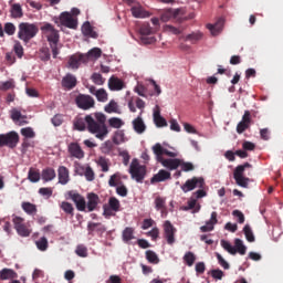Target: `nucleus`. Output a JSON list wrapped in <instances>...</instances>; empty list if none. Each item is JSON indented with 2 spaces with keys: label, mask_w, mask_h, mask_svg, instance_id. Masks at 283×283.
<instances>
[{
  "label": "nucleus",
  "mask_w": 283,
  "mask_h": 283,
  "mask_svg": "<svg viewBox=\"0 0 283 283\" xmlns=\"http://www.w3.org/2000/svg\"><path fill=\"white\" fill-rule=\"evenodd\" d=\"M107 116L103 113H95L94 117L92 115H86L83 117H75L73 122V127L77 132H90V134H94L96 138L99 140H104L109 130L107 129Z\"/></svg>",
  "instance_id": "f257e3e1"
},
{
  "label": "nucleus",
  "mask_w": 283,
  "mask_h": 283,
  "mask_svg": "<svg viewBox=\"0 0 283 283\" xmlns=\"http://www.w3.org/2000/svg\"><path fill=\"white\" fill-rule=\"evenodd\" d=\"M205 178L202 177H192L188 179L182 186L181 191L184 193H189V191H193V189H198L192 193L191 199L188 201L189 209H196V205L200 198H206L207 191L205 190Z\"/></svg>",
  "instance_id": "f03ea898"
},
{
  "label": "nucleus",
  "mask_w": 283,
  "mask_h": 283,
  "mask_svg": "<svg viewBox=\"0 0 283 283\" xmlns=\"http://www.w3.org/2000/svg\"><path fill=\"white\" fill-rule=\"evenodd\" d=\"M153 154L156 156L157 163H160L163 167L174 171L180 167V159H178V153H174L163 147L160 144H155L153 146Z\"/></svg>",
  "instance_id": "7ed1b4c3"
},
{
  "label": "nucleus",
  "mask_w": 283,
  "mask_h": 283,
  "mask_svg": "<svg viewBox=\"0 0 283 283\" xmlns=\"http://www.w3.org/2000/svg\"><path fill=\"white\" fill-rule=\"evenodd\" d=\"M43 36H45L46 41L50 44V48L52 50L53 59H56L59 56V41L61 39V35H59V30L54 28V25L50 23H44L40 28Z\"/></svg>",
  "instance_id": "20e7f679"
},
{
  "label": "nucleus",
  "mask_w": 283,
  "mask_h": 283,
  "mask_svg": "<svg viewBox=\"0 0 283 283\" xmlns=\"http://www.w3.org/2000/svg\"><path fill=\"white\" fill-rule=\"evenodd\" d=\"M18 28V39L23 43H30L39 34V27L34 23L21 22Z\"/></svg>",
  "instance_id": "39448f33"
},
{
  "label": "nucleus",
  "mask_w": 283,
  "mask_h": 283,
  "mask_svg": "<svg viewBox=\"0 0 283 283\" xmlns=\"http://www.w3.org/2000/svg\"><path fill=\"white\" fill-rule=\"evenodd\" d=\"M253 167L250 163H244L243 165H239L235 167L233 171V178L235 184L243 189L249 187L250 179L249 177H244L245 169H251Z\"/></svg>",
  "instance_id": "423d86ee"
},
{
  "label": "nucleus",
  "mask_w": 283,
  "mask_h": 283,
  "mask_svg": "<svg viewBox=\"0 0 283 283\" xmlns=\"http://www.w3.org/2000/svg\"><path fill=\"white\" fill-rule=\"evenodd\" d=\"M129 174L137 182H143V180H145V175L147 174V168L145 166H140L138 159H133L129 167Z\"/></svg>",
  "instance_id": "0eeeda50"
},
{
  "label": "nucleus",
  "mask_w": 283,
  "mask_h": 283,
  "mask_svg": "<svg viewBox=\"0 0 283 283\" xmlns=\"http://www.w3.org/2000/svg\"><path fill=\"white\" fill-rule=\"evenodd\" d=\"M19 145V133L12 130L7 134H0V147H9L14 149Z\"/></svg>",
  "instance_id": "6e6552de"
},
{
  "label": "nucleus",
  "mask_w": 283,
  "mask_h": 283,
  "mask_svg": "<svg viewBox=\"0 0 283 283\" xmlns=\"http://www.w3.org/2000/svg\"><path fill=\"white\" fill-rule=\"evenodd\" d=\"M139 34H140V41L144 45H151L156 38H154V30L151 29V25L149 23H143L139 28Z\"/></svg>",
  "instance_id": "1a4fd4ad"
},
{
  "label": "nucleus",
  "mask_w": 283,
  "mask_h": 283,
  "mask_svg": "<svg viewBox=\"0 0 283 283\" xmlns=\"http://www.w3.org/2000/svg\"><path fill=\"white\" fill-rule=\"evenodd\" d=\"M75 103L80 109H92L96 105V101L94 97L85 94H80L75 97Z\"/></svg>",
  "instance_id": "9d476101"
},
{
  "label": "nucleus",
  "mask_w": 283,
  "mask_h": 283,
  "mask_svg": "<svg viewBox=\"0 0 283 283\" xmlns=\"http://www.w3.org/2000/svg\"><path fill=\"white\" fill-rule=\"evenodd\" d=\"M60 23L70 30H76V28H78V20L72 17V13L67 11L60 14Z\"/></svg>",
  "instance_id": "9b49d317"
},
{
  "label": "nucleus",
  "mask_w": 283,
  "mask_h": 283,
  "mask_svg": "<svg viewBox=\"0 0 283 283\" xmlns=\"http://www.w3.org/2000/svg\"><path fill=\"white\" fill-rule=\"evenodd\" d=\"M67 196L74 202L77 211H85L87 209V201H85V197H83L81 193L70 190Z\"/></svg>",
  "instance_id": "f8f14e48"
},
{
  "label": "nucleus",
  "mask_w": 283,
  "mask_h": 283,
  "mask_svg": "<svg viewBox=\"0 0 283 283\" xmlns=\"http://www.w3.org/2000/svg\"><path fill=\"white\" fill-rule=\"evenodd\" d=\"M251 123H253L251 119V111H244L241 122L237 125V134H244V132L251 127Z\"/></svg>",
  "instance_id": "ddd939ff"
},
{
  "label": "nucleus",
  "mask_w": 283,
  "mask_h": 283,
  "mask_svg": "<svg viewBox=\"0 0 283 283\" xmlns=\"http://www.w3.org/2000/svg\"><path fill=\"white\" fill-rule=\"evenodd\" d=\"M81 63H87V56L85 54H73L70 56L66 67L70 70H78Z\"/></svg>",
  "instance_id": "4468645a"
},
{
  "label": "nucleus",
  "mask_w": 283,
  "mask_h": 283,
  "mask_svg": "<svg viewBox=\"0 0 283 283\" xmlns=\"http://www.w3.org/2000/svg\"><path fill=\"white\" fill-rule=\"evenodd\" d=\"M176 228L170 221L164 223V238L167 240L168 244H174L176 242Z\"/></svg>",
  "instance_id": "2eb2a0df"
},
{
  "label": "nucleus",
  "mask_w": 283,
  "mask_h": 283,
  "mask_svg": "<svg viewBox=\"0 0 283 283\" xmlns=\"http://www.w3.org/2000/svg\"><path fill=\"white\" fill-rule=\"evenodd\" d=\"M69 154L71 158H77V160H83V158H85V151H83V148H81L78 143H71L69 145Z\"/></svg>",
  "instance_id": "dca6fc26"
},
{
  "label": "nucleus",
  "mask_w": 283,
  "mask_h": 283,
  "mask_svg": "<svg viewBox=\"0 0 283 283\" xmlns=\"http://www.w3.org/2000/svg\"><path fill=\"white\" fill-rule=\"evenodd\" d=\"M98 202H101V198L98 195L94 192H90L87 195V203H86V209L88 212L96 211V207H98Z\"/></svg>",
  "instance_id": "f3484780"
},
{
  "label": "nucleus",
  "mask_w": 283,
  "mask_h": 283,
  "mask_svg": "<svg viewBox=\"0 0 283 283\" xmlns=\"http://www.w3.org/2000/svg\"><path fill=\"white\" fill-rule=\"evenodd\" d=\"M214 224H218V212L216 211L211 213V218L206 222V226L200 227L201 233H209V231H213Z\"/></svg>",
  "instance_id": "a211bd4d"
},
{
  "label": "nucleus",
  "mask_w": 283,
  "mask_h": 283,
  "mask_svg": "<svg viewBox=\"0 0 283 283\" xmlns=\"http://www.w3.org/2000/svg\"><path fill=\"white\" fill-rule=\"evenodd\" d=\"M57 178L60 185H67L70 182V169L65 166H60L57 168Z\"/></svg>",
  "instance_id": "6ab92c4d"
},
{
  "label": "nucleus",
  "mask_w": 283,
  "mask_h": 283,
  "mask_svg": "<svg viewBox=\"0 0 283 283\" xmlns=\"http://www.w3.org/2000/svg\"><path fill=\"white\" fill-rule=\"evenodd\" d=\"M165 180H171V172L161 169L150 179V182L156 185V182H165Z\"/></svg>",
  "instance_id": "aec40b11"
},
{
  "label": "nucleus",
  "mask_w": 283,
  "mask_h": 283,
  "mask_svg": "<svg viewBox=\"0 0 283 283\" xmlns=\"http://www.w3.org/2000/svg\"><path fill=\"white\" fill-rule=\"evenodd\" d=\"M108 87L112 92H120L125 87V82L123 80L112 76L108 80Z\"/></svg>",
  "instance_id": "412c9836"
},
{
  "label": "nucleus",
  "mask_w": 283,
  "mask_h": 283,
  "mask_svg": "<svg viewBox=\"0 0 283 283\" xmlns=\"http://www.w3.org/2000/svg\"><path fill=\"white\" fill-rule=\"evenodd\" d=\"M76 76L72 75V73L66 74L62 78V87L65 90H74V87H76Z\"/></svg>",
  "instance_id": "4be33fe9"
},
{
  "label": "nucleus",
  "mask_w": 283,
  "mask_h": 283,
  "mask_svg": "<svg viewBox=\"0 0 283 283\" xmlns=\"http://www.w3.org/2000/svg\"><path fill=\"white\" fill-rule=\"evenodd\" d=\"M132 14L135 17V19H147L149 18V11H146L143 6L137 4L133 6L132 9Z\"/></svg>",
  "instance_id": "5701e85b"
},
{
  "label": "nucleus",
  "mask_w": 283,
  "mask_h": 283,
  "mask_svg": "<svg viewBox=\"0 0 283 283\" xmlns=\"http://www.w3.org/2000/svg\"><path fill=\"white\" fill-rule=\"evenodd\" d=\"M207 28L212 36H218L222 32V28H224V19L220 18L214 24H207Z\"/></svg>",
  "instance_id": "b1692460"
},
{
  "label": "nucleus",
  "mask_w": 283,
  "mask_h": 283,
  "mask_svg": "<svg viewBox=\"0 0 283 283\" xmlns=\"http://www.w3.org/2000/svg\"><path fill=\"white\" fill-rule=\"evenodd\" d=\"M41 178L44 182H52L56 178V170L52 167L44 168L41 174Z\"/></svg>",
  "instance_id": "393cba45"
},
{
  "label": "nucleus",
  "mask_w": 283,
  "mask_h": 283,
  "mask_svg": "<svg viewBox=\"0 0 283 283\" xmlns=\"http://www.w3.org/2000/svg\"><path fill=\"white\" fill-rule=\"evenodd\" d=\"M133 129L136 132V134H145L147 126L145 125L143 117L138 116L133 120Z\"/></svg>",
  "instance_id": "a878e982"
},
{
  "label": "nucleus",
  "mask_w": 283,
  "mask_h": 283,
  "mask_svg": "<svg viewBox=\"0 0 283 283\" xmlns=\"http://www.w3.org/2000/svg\"><path fill=\"white\" fill-rule=\"evenodd\" d=\"M87 231H88L90 235H92V233H94V231H96V233H105V231H107V229H105V226H103V223L88 222Z\"/></svg>",
  "instance_id": "bb28decb"
},
{
  "label": "nucleus",
  "mask_w": 283,
  "mask_h": 283,
  "mask_svg": "<svg viewBox=\"0 0 283 283\" xmlns=\"http://www.w3.org/2000/svg\"><path fill=\"white\" fill-rule=\"evenodd\" d=\"M103 54V51L98 48H93L91 49L87 54H84V56H86V63L88 61H96L97 59H101Z\"/></svg>",
  "instance_id": "cd10ccee"
},
{
  "label": "nucleus",
  "mask_w": 283,
  "mask_h": 283,
  "mask_svg": "<svg viewBox=\"0 0 283 283\" xmlns=\"http://www.w3.org/2000/svg\"><path fill=\"white\" fill-rule=\"evenodd\" d=\"M15 277L19 275L12 269L4 268L0 271V280H15Z\"/></svg>",
  "instance_id": "c85d7f7f"
},
{
  "label": "nucleus",
  "mask_w": 283,
  "mask_h": 283,
  "mask_svg": "<svg viewBox=\"0 0 283 283\" xmlns=\"http://www.w3.org/2000/svg\"><path fill=\"white\" fill-rule=\"evenodd\" d=\"M167 202L165 201V198L158 196L155 198V208L157 211L161 212V216H165L167 213Z\"/></svg>",
  "instance_id": "c756f323"
},
{
  "label": "nucleus",
  "mask_w": 283,
  "mask_h": 283,
  "mask_svg": "<svg viewBox=\"0 0 283 283\" xmlns=\"http://www.w3.org/2000/svg\"><path fill=\"white\" fill-rule=\"evenodd\" d=\"M179 13H180V10L178 9H176L175 11L174 10L165 11L160 15V21H163V23H167V21H171V19L178 17Z\"/></svg>",
  "instance_id": "7c9ffc66"
},
{
  "label": "nucleus",
  "mask_w": 283,
  "mask_h": 283,
  "mask_svg": "<svg viewBox=\"0 0 283 283\" xmlns=\"http://www.w3.org/2000/svg\"><path fill=\"white\" fill-rule=\"evenodd\" d=\"M154 123L157 127H167V119L160 116V108L154 112Z\"/></svg>",
  "instance_id": "2f4dec72"
},
{
  "label": "nucleus",
  "mask_w": 283,
  "mask_h": 283,
  "mask_svg": "<svg viewBox=\"0 0 283 283\" xmlns=\"http://www.w3.org/2000/svg\"><path fill=\"white\" fill-rule=\"evenodd\" d=\"M21 207L23 211L28 213V216H36V211H38L36 205L24 201L22 202Z\"/></svg>",
  "instance_id": "473e14b6"
},
{
  "label": "nucleus",
  "mask_w": 283,
  "mask_h": 283,
  "mask_svg": "<svg viewBox=\"0 0 283 283\" xmlns=\"http://www.w3.org/2000/svg\"><path fill=\"white\" fill-rule=\"evenodd\" d=\"M104 112H106V114H120V111L118 109V103H116V101L112 99L104 107Z\"/></svg>",
  "instance_id": "72a5a7b5"
},
{
  "label": "nucleus",
  "mask_w": 283,
  "mask_h": 283,
  "mask_svg": "<svg viewBox=\"0 0 283 283\" xmlns=\"http://www.w3.org/2000/svg\"><path fill=\"white\" fill-rule=\"evenodd\" d=\"M234 249L239 255H247V245H244L242 239L234 240Z\"/></svg>",
  "instance_id": "f704fd0d"
},
{
  "label": "nucleus",
  "mask_w": 283,
  "mask_h": 283,
  "mask_svg": "<svg viewBox=\"0 0 283 283\" xmlns=\"http://www.w3.org/2000/svg\"><path fill=\"white\" fill-rule=\"evenodd\" d=\"M82 32L84 36H91L92 39H96L97 34L94 32V29H92V24L90 22H85L82 27Z\"/></svg>",
  "instance_id": "c9c22d12"
},
{
  "label": "nucleus",
  "mask_w": 283,
  "mask_h": 283,
  "mask_svg": "<svg viewBox=\"0 0 283 283\" xmlns=\"http://www.w3.org/2000/svg\"><path fill=\"white\" fill-rule=\"evenodd\" d=\"M11 17L12 19H21V17H23V9L21 8V4L19 3L12 4Z\"/></svg>",
  "instance_id": "e433bc0d"
},
{
  "label": "nucleus",
  "mask_w": 283,
  "mask_h": 283,
  "mask_svg": "<svg viewBox=\"0 0 283 283\" xmlns=\"http://www.w3.org/2000/svg\"><path fill=\"white\" fill-rule=\"evenodd\" d=\"M97 165H98V167H101V169L104 174H107V171H109V167H111L112 163H109V159H107L105 157H99L97 159Z\"/></svg>",
  "instance_id": "4c0bfd02"
},
{
  "label": "nucleus",
  "mask_w": 283,
  "mask_h": 283,
  "mask_svg": "<svg viewBox=\"0 0 283 283\" xmlns=\"http://www.w3.org/2000/svg\"><path fill=\"white\" fill-rule=\"evenodd\" d=\"M146 260L149 262V264H158L160 262V259L158 258V254L154 252L153 250H147L145 252Z\"/></svg>",
  "instance_id": "58836bf2"
},
{
  "label": "nucleus",
  "mask_w": 283,
  "mask_h": 283,
  "mask_svg": "<svg viewBox=\"0 0 283 283\" xmlns=\"http://www.w3.org/2000/svg\"><path fill=\"white\" fill-rule=\"evenodd\" d=\"M28 179L30 182H39V180H41V172L34 168H30L28 172Z\"/></svg>",
  "instance_id": "ea45409f"
},
{
  "label": "nucleus",
  "mask_w": 283,
  "mask_h": 283,
  "mask_svg": "<svg viewBox=\"0 0 283 283\" xmlns=\"http://www.w3.org/2000/svg\"><path fill=\"white\" fill-rule=\"evenodd\" d=\"M108 208L117 213V211H120V201L116 197H111L108 199Z\"/></svg>",
  "instance_id": "a19ab883"
},
{
  "label": "nucleus",
  "mask_w": 283,
  "mask_h": 283,
  "mask_svg": "<svg viewBox=\"0 0 283 283\" xmlns=\"http://www.w3.org/2000/svg\"><path fill=\"white\" fill-rule=\"evenodd\" d=\"M60 208L62 209V211H64V213H66L67 216L73 217L74 216V206H72V203L67 202V201H62L60 205Z\"/></svg>",
  "instance_id": "79ce46f5"
},
{
  "label": "nucleus",
  "mask_w": 283,
  "mask_h": 283,
  "mask_svg": "<svg viewBox=\"0 0 283 283\" xmlns=\"http://www.w3.org/2000/svg\"><path fill=\"white\" fill-rule=\"evenodd\" d=\"M108 125L109 127H113L114 129H120L125 123L123 122V119L118 118V117H111L108 119Z\"/></svg>",
  "instance_id": "37998d69"
},
{
  "label": "nucleus",
  "mask_w": 283,
  "mask_h": 283,
  "mask_svg": "<svg viewBox=\"0 0 283 283\" xmlns=\"http://www.w3.org/2000/svg\"><path fill=\"white\" fill-rule=\"evenodd\" d=\"M114 145H120V143H125V132L124 130H116L113 136Z\"/></svg>",
  "instance_id": "c03bdc74"
},
{
  "label": "nucleus",
  "mask_w": 283,
  "mask_h": 283,
  "mask_svg": "<svg viewBox=\"0 0 283 283\" xmlns=\"http://www.w3.org/2000/svg\"><path fill=\"white\" fill-rule=\"evenodd\" d=\"M243 233L248 242H255V235L253 234V230H251V226L245 224L243 228Z\"/></svg>",
  "instance_id": "a18cd8bd"
},
{
  "label": "nucleus",
  "mask_w": 283,
  "mask_h": 283,
  "mask_svg": "<svg viewBox=\"0 0 283 283\" xmlns=\"http://www.w3.org/2000/svg\"><path fill=\"white\" fill-rule=\"evenodd\" d=\"M122 235L124 242H129L134 240V228L127 227L126 229H124Z\"/></svg>",
  "instance_id": "49530a36"
},
{
  "label": "nucleus",
  "mask_w": 283,
  "mask_h": 283,
  "mask_svg": "<svg viewBox=\"0 0 283 283\" xmlns=\"http://www.w3.org/2000/svg\"><path fill=\"white\" fill-rule=\"evenodd\" d=\"M95 96L99 103H107L108 95L105 88L97 90V92L95 93Z\"/></svg>",
  "instance_id": "de8ad7c7"
},
{
  "label": "nucleus",
  "mask_w": 283,
  "mask_h": 283,
  "mask_svg": "<svg viewBox=\"0 0 283 283\" xmlns=\"http://www.w3.org/2000/svg\"><path fill=\"white\" fill-rule=\"evenodd\" d=\"M13 52L17 54L18 59H23V45L19 40L14 41Z\"/></svg>",
  "instance_id": "09e8293b"
},
{
  "label": "nucleus",
  "mask_w": 283,
  "mask_h": 283,
  "mask_svg": "<svg viewBox=\"0 0 283 283\" xmlns=\"http://www.w3.org/2000/svg\"><path fill=\"white\" fill-rule=\"evenodd\" d=\"M15 231L21 238H30V233H32V231L28 229V226L25 224L17 228Z\"/></svg>",
  "instance_id": "8fccbe9b"
},
{
  "label": "nucleus",
  "mask_w": 283,
  "mask_h": 283,
  "mask_svg": "<svg viewBox=\"0 0 283 283\" xmlns=\"http://www.w3.org/2000/svg\"><path fill=\"white\" fill-rule=\"evenodd\" d=\"M221 247L224 249V251H228V253H230V255L237 254L235 248L233 245H231V243L229 241L221 240Z\"/></svg>",
  "instance_id": "3c124183"
},
{
  "label": "nucleus",
  "mask_w": 283,
  "mask_h": 283,
  "mask_svg": "<svg viewBox=\"0 0 283 283\" xmlns=\"http://www.w3.org/2000/svg\"><path fill=\"white\" fill-rule=\"evenodd\" d=\"M200 40H202V32H193L186 36V41H190L191 43H198Z\"/></svg>",
  "instance_id": "603ef678"
},
{
  "label": "nucleus",
  "mask_w": 283,
  "mask_h": 283,
  "mask_svg": "<svg viewBox=\"0 0 283 283\" xmlns=\"http://www.w3.org/2000/svg\"><path fill=\"white\" fill-rule=\"evenodd\" d=\"M35 245L38 247L39 251H48V238L42 237L40 240L35 241Z\"/></svg>",
  "instance_id": "864d4df0"
},
{
  "label": "nucleus",
  "mask_w": 283,
  "mask_h": 283,
  "mask_svg": "<svg viewBox=\"0 0 283 283\" xmlns=\"http://www.w3.org/2000/svg\"><path fill=\"white\" fill-rule=\"evenodd\" d=\"M184 261L186 262L187 266H193V263L196 262V254H193V252H187L184 255Z\"/></svg>",
  "instance_id": "5fc2aeb1"
},
{
  "label": "nucleus",
  "mask_w": 283,
  "mask_h": 283,
  "mask_svg": "<svg viewBox=\"0 0 283 283\" xmlns=\"http://www.w3.org/2000/svg\"><path fill=\"white\" fill-rule=\"evenodd\" d=\"M119 182H120V172H115L109 177L108 185L111 187H118Z\"/></svg>",
  "instance_id": "6e6d98bb"
},
{
  "label": "nucleus",
  "mask_w": 283,
  "mask_h": 283,
  "mask_svg": "<svg viewBox=\"0 0 283 283\" xmlns=\"http://www.w3.org/2000/svg\"><path fill=\"white\" fill-rule=\"evenodd\" d=\"M179 167H181V171H193V169H196V166H193L192 163H189V161H182L180 159V165Z\"/></svg>",
  "instance_id": "4d7b16f0"
},
{
  "label": "nucleus",
  "mask_w": 283,
  "mask_h": 283,
  "mask_svg": "<svg viewBox=\"0 0 283 283\" xmlns=\"http://www.w3.org/2000/svg\"><path fill=\"white\" fill-rule=\"evenodd\" d=\"M83 176H85L86 180L88 182H92L95 178V174H94V170L87 166L86 168H84V172H83Z\"/></svg>",
  "instance_id": "13d9d810"
},
{
  "label": "nucleus",
  "mask_w": 283,
  "mask_h": 283,
  "mask_svg": "<svg viewBox=\"0 0 283 283\" xmlns=\"http://www.w3.org/2000/svg\"><path fill=\"white\" fill-rule=\"evenodd\" d=\"M23 118H25V116L21 114V111L17 109V108L11 109V119L14 123H17Z\"/></svg>",
  "instance_id": "bf43d9fd"
},
{
  "label": "nucleus",
  "mask_w": 283,
  "mask_h": 283,
  "mask_svg": "<svg viewBox=\"0 0 283 283\" xmlns=\"http://www.w3.org/2000/svg\"><path fill=\"white\" fill-rule=\"evenodd\" d=\"M4 32L9 36H12V35H14V32H17V27H14V24L12 22H7L4 24Z\"/></svg>",
  "instance_id": "052dcab7"
},
{
  "label": "nucleus",
  "mask_w": 283,
  "mask_h": 283,
  "mask_svg": "<svg viewBox=\"0 0 283 283\" xmlns=\"http://www.w3.org/2000/svg\"><path fill=\"white\" fill-rule=\"evenodd\" d=\"M75 253L78 255V258H87V248L83 244H80L76 247Z\"/></svg>",
  "instance_id": "680f3d73"
},
{
  "label": "nucleus",
  "mask_w": 283,
  "mask_h": 283,
  "mask_svg": "<svg viewBox=\"0 0 283 283\" xmlns=\"http://www.w3.org/2000/svg\"><path fill=\"white\" fill-rule=\"evenodd\" d=\"M0 90H2V92H8V90H14V81L10 80V81L3 82L0 85Z\"/></svg>",
  "instance_id": "e2e57ef3"
},
{
  "label": "nucleus",
  "mask_w": 283,
  "mask_h": 283,
  "mask_svg": "<svg viewBox=\"0 0 283 283\" xmlns=\"http://www.w3.org/2000/svg\"><path fill=\"white\" fill-rule=\"evenodd\" d=\"M92 81L95 85H103L105 83V78L99 73H93Z\"/></svg>",
  "instance_id": "0e129e2a"
},
{
  "label": "nucleus",
  "mask_w": 283,
  "mask_h": 283,
  "mask_svg": "<svg viewBox=\"0 0 283 283\" xmlns=\"http://www.w3.org/2000/svg\"><path fill=\"white\" fill-rule=\"evenodd\" d=\"M114 149V143L112 140H106L102 146V151L104 154H109Z\"/></svg>",
  "instance_id": "69168bd1"
},
{
  "label": "nucleus",
  "mask_w": 283,
  "mask_h": 283,
  "mask_svg": "<svg viewBox=\"0 0 283 283\" xmlns=\"http://www.w3.org/2000/svg\"><path fill=\"white\" fill-rule=\"evenodd\" d=\"M21 134L24 136V138H34V136H36L31 127L22 128Z\"/></svg>",
  "instance_id": "338daca9"
},
{
  "label": "nucleus",
  "mask_w": 283,
  "mask_h": 283,
  "mask_svg": "<svg viewBox=\"0 0 283 283\" xmlns=\"http://www.w3.org/2000/svg\"><path fill=\"white\" fill-rule=\"evenodd\" d=\"M39 193L44 198H52L53 190L52 188H40Z\"/></svg>",
  "instance_id": "774afa93"
}]
</instances>
